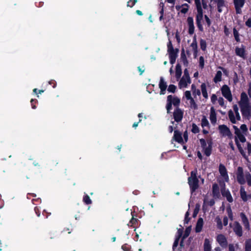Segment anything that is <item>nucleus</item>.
<instances>
[{
  "mask_svg": "<svg viewBox=\"0 0 251 251\" xmlns=\"http://www.w3.org/2000/svg\"><path fill=\"white\" fill-rule=\"evenodd\" d=\"M240 111L244 118L250 119L251 117V103L245 92L241 94L240 99L238 102Z\"/></svg>",
  "mask_w": 251,
  "mask_h": 251,
  "instance_id": "f257e3e1",
  "label": "nucleus"
},
{
  "mask_svg": "<svg viewBox=\"0 0 251 251\" xmlns=\"http://www.w3.org/2000/svg\"><path fill=\"white\" fill-rule=\"evenodd\" d=\"M197 170L191 172V176L188 178V184L192 193L195 191L199 187V180L197 176Z\"/></svg>",
  "mask_w": 251,
  "mask_h": 251,
  "instance_id": "f03ea898",
  "label": "nucleus"
},
{
  "mask_svg": "<svg viewBox=\"0 0 251 251\" xmlns=\"http://www.w3.org/2000/svg\"><path fill=\"white\" fill-rule=\"evenodd\" d=\"M180 102V100L178 97L175 96L169 95L167 97L166 104V109L167 110V112H170V111L172 109V105H173L175 107H176L177 108L179 106Z\"/></svg>",
  "mask_w": 251,
  "mask_h": 251,
  "instance_id": "7ed1b4c3",
  "label": "nucleus"
},
{
  "mask_svg": "<svg viewBox=\"0 0 251 251\" xmlns=\"http://www.w3.org/2000/svg\"><path fill=\"white\" fill-rule=\"evenodd\" d=\"M233 110H230L228 112V118L232 124H236L237 122L241 119V117L239 113V108L237 105L233 106Z\"/></svg>",
  "mask_w": 251,
  "mask_h": 251,
  "instance_id": "20e7f679",
  "label": "nucleus"
},
{
  "mask_svg": "<svg viewBox=\"0 0 251 251\" xmlns=\"http://www.w3.org/2000/svg\"><path fill=\"white\" fill-rule=\"evenodd\" d=\"M191 83V79L189 75L188 71L187 69L184 71L183 76L180 79L178 83V87L180 89L185 88Z\"/></svg>",
  "mask_w": 251,
  "mask_h": 251,
  "instance_id": "39448f33",
  "label": "nucleus"
},
{
  "mask_svg": "<svg viewBox=\"0 0 251 251\" xmlns=\"http://www.w3.org/2000/svg\"><path fill=\"white\" fill-rule=\"evenodd\" d=\"M201 144L203 148V151L204 153L207 156H209L211 153L212 150V141L208 140L207 142L204 139H200Z\"/></svg>",
  "mask_w": 251,
  "mask_h": 251,
  "instance_id": "423d86ee",
  "label": "nucleus"
},
{
  "mask_svg": "<svg viewBox=\"0 0 251 251\" xmlns=\"http://www.w3.org/2000/svg\"><path fill=\"white\" fill-rule=\"evenodd\" d=\"M184 96L187 100L186 103L189 104L190 107L193 110L198 109V105L194 98L192 97L191 92L189 91H186L184 93Z\"/></svg>",
  "mask_w": 251,
  "mask_h": 251,
  "instance_id": "0eeeda50",
  "label": "nucleus"
},
{
  "mask_svg": "<svg viewBox=\"0 0 251 251\" xmlns=\"http://www.w3.org/2000/svg\"><path fill=\"white\" fill-rule=\"evenodd\" d=\"M221 92L224 97L228 101H232V96L229 87L227 85H224L221 88Z\"/></svg>",
  "mask_w": 251,
  "mask_h": 251,
  "instance_id": "6e6552de",
  "label": "nucleus"
},
{
  "mask_svg": "<svg viewBox=\"0 0 251 251\" xmlns=\"http://www.w3.org/2000/svg\"><path fill=\"white\" fill-rule=\"evenodd\" d=\"M211 2L214 1L217 3L218 10L219 12L222 11V8L225 6L224 0H210ZM202 6L203 8L206 9L207 7V0H202Z\"/></svg>",
  "mask_w": 251,
  "mask_h": 251,
  "instance_id": "1a4fd4ad",
  "label": "nucleus"
},
{
  "mask_svg": "<svg viewBox=\"0 0 251 251\" xmlns=\"http://www.w3.org/2000/svg\"><path fill=\"white\" fill-rule=\"evenodd\" d=\"M233 127L235 130V140L237 139L238 140V142L239 141L241 143H244L246 142V139L244 136V134L241 132L240 130L235 126H233Z\"/></svg>",
  "mask_w": 251,
  "mask_h": 251,
  "instance_id": "9d476101",
  "label": "nucleus"
},
{
  "mask_svg": "<svg viewBox=\"0 0 251 251\" xmlns=\"http://www.w3.org/2000/svg\"><path fill=\"white\" fill-rule=\"evenodd\" d=\"M244 176L243 170L242 167H239L237 169V179L241 184H244L246 182V178Z\"/></svg>",
  "mask_w": 251,
  "mask_h": 251,
  "instance_id": "9b49d317",
  "label": "nucleus"
},
{
  "mask_svg": "<svg viewBox=\"0 0 251 251\" xmlns=\"http://www.w3.org/2000/svg\"><path fill=\"white\" fill-rule=\"evenodd\" d=\"M219 171L222 178L226 182L229 180L228 176L227 175L226 169L225 166L220 164L219 167Z\"/></svg>",
  "mask_w": 251,
  "mask_h": 251,
  "instance_id": "f8f14e48",
  "label": "nucleus"
},
{
  "mask_svg": "<svg viewBox=\"0 0 251 251\" xmlns=\"http://www.w3.org/2000/svg\"><path fill=\"white\" fill-rule=\"evenodd\" d=\"M216 241L219 245L224 248L227 246V241L226 237L223 234H219L216 237Z\"/></svg>",
  "mask_w": 251,
  "mask_h": 251,
  "instance_id": "ddd939ff",
  "label": "nucleus"
},
{
  "mask_svg": "<svg viewBox=\"0 0 251 251\" xmlns=\"http://www.w3.org/2000/svg\"><path fill=\"white\" fill-rule=\"evenodd\" d=\"M169 55L170 62L172 64L175 63L178 52L177 50H172L168 51Z\"/></svg>",
  "mask_w": 251,
  "mask_h": 251,
  "instance_id": "4468645a",
  "label": "nucleus"
},
{
  "mask_svg": "<svg viewBox=\"0 0 251 251\" xmlns=\"http://www.w3.org/2000/svg\"><path fill=\"white\" fill-rule=\"evenodd\" d=\"M219 129L221 134L224 136L230 137L231 133L229 129L225 125H221L219 126Z\"/></svg>",
  "mask_w": 251,
  "mask_h": 251,
  "instance_id": "2eb2a0df",
  "label": "nucleus"
},
{
  "mask_svg": "<svg viewBox=\"0 0 251 251\" xmlns=\"http://www.w3.org/2000/svg\"><path fill=\"white\" fill-rule=\"evenodd\" d=\"M234 231L239 236L242 235V228L237 222H234L231 226Z\"/></svg>",
  "mask_w": 251,
  "mask_h": 251,
  "instance_id": "dca6fc26",
  "label": "nucleus"
},
{
  "mask_svg": "<svg viewBox=\"0 0 251 251\" xmlns=\"http://www.w3.org/2000/svg\"><path fill=\"white\" fill-rule=\"evenodd\" d=\"M173 140L176 141L178 143L183 144L184 143V140L182 137L181 134L180 132L177 130H175L174 135L173 136V140L172 141V143H173Z\"/></svg>",
  "mask_w": 251,
  "mask_h": 251,
  "instance_id": "f3484780",
  "label": "nucleus"
},
{
  "mask_svg": "<svg viewBox=\"0 0 251 251\" xmlns=\"http://www.w3.org/2000/svg\"><path fill=\"white\" fill-rule=\"evenodd\" d=\"M244 3L245 0H234V4L237 13H241V9L244 6Z\"/></svg>",
  "mask_w": 251,
  "mask_h": 251,
  "instance_id": "a211bd4d",
  "label": "nucleus"
},
{
  "mask_svg": "<svg viewBox=\"0 0 251 251\" xmlns=\"http://www.w3.org/2000/svg\"><path fill=\"white\" fill-rule=\"evenodd\" d=\"M167 83L164 80L163 77H161L160 79L159 83V87L160 89V95H164L165 93L166 90L167 88Z\"/></svg>",
  "mask_w": 251,
  "mask_h": 251,
  "instance_id": "6ab92c4d",
  "label": "nucleus"
},
{
  "mask_svg": "<svg viewBox=\"0 0 251 251\" xmlns=\"http://www.w3.org/2000/svg\"><path fill=\"white\" fill-rule=\"evenodd\" d=\"M221 193L223 197H226L227 201L231 202L233 201V198L229 191L226 188H223L221 190Z\"/></svg>",
  "mask_w": 251,
  "mask_h": 251,
  "instance_id": "aec40b11",
  "label": "nucleus"
},
{
  "mask_svg": "<svg viewBox=\"0 0 251 251\" xmlns=\"http://www.w3.org/2000/svg\"><path fill=\"white\" fill-rule=\"evenodd\" d=\"M182 116V111L180 109L176 108L174 112V117L175 121L176 122H179L181 120Z\"/></svg>",
  "mask_w": 251,
  "mask_h": 251,
  "instance_id": "412c9836",
  "label": "nucleus"
},
{
  "mask_svg": "<svg viewBox=\"0 0 251 251\" xmlns=\"http://www.w3.org/2000/svg\"><path fill=\"white\" fill-rule=\"evenodd\" d=\"M235 53L240 57L245 58L246 56L245 48L243 46L236 47L235 49Z\"/></svg>",
  "mask_w": 251,
  "mask_h": 251,
  "instance_id": "4be33fe9",
  "label": "nucleus"
},
{
  "mask_svg": "<svg viewBox=\"0 0 251 251\" xmlns=\"http://www.w3.org/2000/svg\"><path fill=\"white\" fill-rule=\"evenodd\" d=\"M187 23L189 26V33L193 34L194 32V25L193 22V19L192 17H188L187 18Z\"/></svg>",
  "mask_w": 251,
  "mask_h": 251,
  "instance_id": "5701e85b",
  "label": "nucleus"
},
{
  "mask_svg": "<svg viewBox=\"0 0 251 251\" xmlns=\"http://www.w3.org/2000/svg\"><path fill=\"white\" fill-rule=\"evenodd\" d=\"M241 198L243 200V201H247L249 198H251V196L250 195H248L245 191V189L243 186H241L240 190Z\"/></svg>",
  "mask_w": 251,
  "mask_h": 251,
  "instance_id": "b1692460",
  "label": "nucleus"
},
{
  "mask_svg": "<svg viewBox=\"0 0 251 251\" xmlns=\"http://www.w3.org/2000/svg\"><path fill=\"white\" fill-rule=\"evenodd\" d=\"M210 120L212 124H215L217 121L216 114L213 107L210 109Z\"/></svg>",
  "mask_w": 251,
  "mask_h": 251,
  "instance_id": "393cba45",
  "label": "nucleus"
},
{
  "mask_svg": "<svg viewBox=\"0 0 251 251\" xmlns=\"http://www.w3.org/2000/svg\"><path fill=\"white\" fill-rule=\"evenodd\" d=\"M203 225V220L202 218H199L197 225L195 228V230L196 232H200L201 231Z\"/></svg>",
  "mask_w": 251,
  "mask_h": 251,
  "instance_id": "a878e982",
  "label": "nucleus"
},
{
  "mask_svg": "<svg viewBox=\"0 0 251 251\" xmlns=\"http://www.w3.org/2000/svg\"><path fill=\"white\" fill-rule=\"evenodd\" d=\"M213 196L215 198H218L220 196L219 188L217 184H214L212 186Z\"/></svg>",
  "mask_w": 251,
  "mask_h": 251,
  "instance_id": "bb28decb",
  "label": "nucleus"
},
{
  "mask_svg": "<svg viewBox=\"0 0 251 251\" xmlns=\"http://www.w3.org/2000/svg\"><path fill=\"white\" fill-rule=\"evenodd\" d=\"M240 216H241V219H242V221L243 222V224L245 227L246 229H249V228H250V225H249V222H248V219H247V217L243 213H241Z\"/></svg>",
  "mask_w": 251,
  "mask_h": 251,
  "instance_id": "cd10ccee",
  "label": "nucleus"
},
{
  "mask_svg": "<svg viewBox=\"0 0 251 251\" xmlns=\"http://www.w3.org/2000/svg\"><path fill=\"white\" fill-rule=\"evenodd\" d=\"M203 18V12L201 9H197V15L196 17V20L197 25H200V23L201 22Z\"/></svg>",
  "mask_w": 251,
  "mask_h": 251,
  "instance_id": "c85d7f7f",
  "label": "nucleus"
},
{
  "mask_svg": "<svg viewBox=\"0 0 251 251\" xmlns=\"http://www.w3.org/2000/svg\"><path fill=\"white\" fill-rule=\"evenodd\" d=\"M182 74V71H181V66L179 64H177L176 65V72H175V76L177 79V80H178V79L180 78L181 75Z\"/></svg>",
  "mask_w": 251,
  "mask_h": 251,
  "instance_id": "c756f323",
  "label": "nucleus"
},
{
  "mask_svg": "<svg viewBox=\"0 0 251 251\" xmlns=\"http://www.w3.org/2000/svg\"><path fill=\"white\" fill-rule=\"evenodd\" d=\"M204 251H211V241L208 239H205L204 243Z\"/></svg>",
  "mask_w": 251,
  "mask_h": 251,
  "instance_id": "7c9ffc66",
  "label": "nucleus"
},
{
  "mask_svg": "<svg viewBox=\"0 0 251 251\" xmlns=\"http://www.w3.org/2000/svg\"><path fill=\"white\" fill-rule=\"evenodd\" d=\"M222 72L221 71H217L214 77L213 81L215 83H218L222 80Z\"/></svg>",
  "mask_w": 251,
  "mask_h": 251,
  "instance_id": "2f4dec72",
  "label": "nucleus"
},
{
  "mask_svg": "<svg viewBox=\"0 0 251 251\" xmlns=\"http://www.w3.org/2000/svg\"><path fill=\"white\" fill-rule=\"evenodd\" d=\"M201 93H202L203 97L205 99H207L208 96V94L207 92L205 84L204 83L202 84L201 85Z\"/></svg>",
  "mask_w": 251,
  "mask_h": 251,
  "instance_id": "473e14b6",
  "label": "nucleus"
},
{
  "mask_svg": "<svg viewBox=\"0 0 251 251\" xmlns=\"http://www.w3.org/2000/svg\"><path fill=\"white\" fill-rule=\"evenodd\" d=\"M191 47L194 51L195 55H196L197 53V43L195 39H194L192 43L191 44Z\"/></svg>",
  "mask_w": 251,
  "mask_h": 251,
  "instance_id": "72a5a7b5",
  "label": "nucleus"
},
{
  "mask_svg": "<svg viewBox=\"0 0 251 251\" xmlns=\"http://www.w3.org/2000/svg\"><path fill=\"white\" fill-rule=\"evenodd\" d=\"M245 251H251V239H249L245 242Z\"/></svg>",
  "mask_w": 251,
  "mask_h": 251,
  "instance_id": "f704fd0d",
  "label": "nucleus"
},
{
  "mask_svg": "<svg viewBox=\"0 0 251 251\" xmlns=\"http://www.w3.org/2000/svg\"><path fill=\"white\" fill-rule=\"evenodd\" d=\"M201 125L202 127L209 126V122L205 116H203L201 119Z\"/></svg>",
  "mask_w": 251,
  "mask_h": 251,
  "instance_id": "c9c22d12",
  "label": "nucleus"
},
{
  "mask_svg": "<svg viewBox=\"0 0 251 251\" xmlns=\"http://www.w3.org/2000/svg\"><path fill=\"white\" fill-rule=\"evenodd\" d=\"M83 201L84 203H85L86 204H89L92 203V201L89 196L87 194H85L83 198Z\"/></svg>",
  "mask_w": 251,
  "mask_h": 251,
  "instance_id": "e433bc0d",
  "label": "nucleus"
},
{
  "mask_svg": "<svg viewBox=\"0 0 251 251\" xmlns=\"http://www.w3.org/2000/svg\"><path fill=\"white\" fill-rule=\"evenodd\" d=\"M245 178L248 184L251 186V175L249 173H246Z\"/></svg>",
  "mask_w": 251,
  "mask_h": 251,
  "instance_id": "4c0bfd02",
  "label": "nucleus"
},
{
  "mask_svg": "<svg viewBox=\"0 0 251 251\" xmlns=\"http://www.w3.org/2000/svg\"><path fill=\"white\" fill-rule=\"evenodd\" d=\"M236 144L237 146V147H238L240 153L243 155V156L245 158H246V155L244 151V150H243V148H242L241 146L239 144V143H238V140L237 139H236Z\"/></svg>",
  "mask_w": 251,
  "mask_h": 251,
  "instance_id": "58836bf2",
  "label": "nucleus"
},
{
  "mask_svg": "<svg viewBox=\"0 0 251 251\" xmlns=\"http://www.w3.org/2000/svg\"><path fill=\"white\" fill-rule=\"evenodd\" d=\"M236 144L237 146V147H238L240 153L243 155V156L245 158H246V155L244 151V150H243V148H242L241 146L239 144V143H238V140L237 139H236Z\"/></svg>",
  "mask_w": 251,
  "mask_h": 251,
  "instance_id": "ea45409f",
  "label": "nucleus"
},
{
  "mask_svg": "<svg viewBox=\"0 0 251 251\" xmlns=\"http://www.w3.org/2000/svg\"><path fill=\"white\" fill-rule=\"evenodd\" d=\"M188 8L189 5L185 3L182 5V8L180 9V12L182 13L185 14L188 11Z\"/></svg>",
  "mask_w": 251,
  "mask_h": 251,
  "instance_id": "a19ab883",
  "label": "nucleus"
},
{
  "mask_svg": "<svg viewBox=\"0 0 251 251\" xmlns=\"http://www.w3.org/2000/svg\"><path fill=\"white\" fill-rule=\"evenodd\" d=\"M229 251H236L238 248V244H229L228 246Z\"/></svg>",
  "mask_w": 251,
  "mask_h": 251,
  "instance_id": "79ce46f5",
  "label": "nucleus"
},
{
  "mask_svg": "<svg viewBox=\"0 0 251 251\" xmlns=\"http://www.w3.org/2000/svg\"><path fill=\"white\" fill-rule=\"evenodd\" d=\"M191 131L194 133H198L200 131L199 128L196 124H193Z\"/></svg>",
  "mask_w": 251,
  "mask_h": 251,
  "instance_id": "37998d69",
  "label": "nucleus"
},
{
  "mask_svg": "<svg viewBox=\"0 0 251 251\" xmlns=\"http://www.w3.org/2000/svg\"><path fill=\"white\" fill-rule=\"evenodd\" d=\"M191 228L190 226L187 227L185 229L184 234L183 236V238L185 239L187 237L190 233Z\"/></svg>",
  "mask_w": 251,
  "mask_h": 251,
  "instance_id": "c03bdc74",
  "label": "nucleus"
},
{
  "mask_svg": "<svg viewBox=\"0 0 251 251\" xmlns=\"http://www.w3.org/2000/svg\"><path fill=\"white\" fill-rule=\"evenodd\" d=\"M200 45L201 48L202 50H205L206 48V42L204 40L201 39L200 41Z\"/></svg>",
  "mask_w": 251,
  "mask_h": 251,
  "instance_id": "a18cd8bd",
  "label": "nucleus"
},
{
  "mask_svg": "<svg viewBox=\"0 0 251 251\" xmlns=\"http://www.w3.org/2000/svg\"><path fill=\"white\" fill-rule=\"evenodd\" d=\"M217 100L220 105L222 107H226L224 99L222 97H219Z\"/></svg>",
  "mask_w": 251,
  "mask_h": 251,
  "instance_id": "49530a36",
  "label": "nucleus"
},
{
  "mask_svg": "<svg viewBox=\"0 0 251 251\" xmlns=\"http://www.w3.org/2000/svg\"><path fill=\"white\" fill-rule=\"evenodd\" d=\"M215 202L213 200H211L210 201H208L206 198L204 200V204H207L210 206L213 205L214 204Z\"/></svg>",
  "mask_w": 251,
  "mask_h": 251,
  "instance_id": "de8ad7c7",
  "label": "nucleus"
},
{
  "mask_svg": "<svg viewBox=\"0 0 251 251\" xmlns=\"http://www.w3.org/2000/svg\"><path fill=\"white\" fill-rule=\"evenodd\" d=\"M176 90V86L174 85H170L168 88V91L169 92L174 93Z\"/></svg>",
  "mask_w": 251,
  "mask_h": 251,
  "instance_id": "09e8293b",
  "label": "nucleus"
},
{
  "mask_svg": "<svg viewBox=\"0 0 251 251\" xmlns=\"http://www.w3.org/2000/svg\"><path fill=\"white\" fill-rule=\"evenodd\" d=\"M137 2V0H129L127 3V6L132 7Z\"/></svg>",
  "mask_w": 251,
  "mask_h": 251,
  "instance_id": "8fccbe9b",
  "label": "nucleus"
},
{
  "mask_svg": "<svg viewBox=\"0 0 251 251\" xmlns=\"http://www.w3.org/2000/svg\"><path fill=\"white\" fill-rule=\"evenodd\" d=\"M199 65L201 68H203L204 65V60L202 56H201L199 59Z\"/></svg>",
  "mask_w": 251,
  "mask_h": 251,
  "instance_id": "3c124183",
  "label": "nucleus"
},
{
  "mask_svg": "<svg viewBox=\"0 0 251 251\" xmlns=\"http://www.w3.org/2000/svg\"><path fill=\"white\" fill-rule=\"evenodd\" d=\"M240 129L242 130V133L245 134L247 131V127L246 125L243 124L240 126Z\"/></svg>",
  "mask_w": 251,
  "mask_h": 251,
  "instance_id": "603ef678",
  "label": "nucleus"
},
{
  "mask_svg": "<svg viewBox=\"0 0 251 251\" xmlns=\"http://www.w3.org/2000/svg\"><path fill=\"white\" fill-rule=\"evenodd\" d=\"M192 93H193V96L194 97H196V96H200L201 92L199 89L195 88V90H193V92H192Z\"/></svg>",
  "mask_w": 251,
  "mask_h": 251,
  "instance_id": "864d4df0",
  "label": "nucleus"
},
{
  "mask_svg": "<svg viewBox=\"0 0 251 251\" xmlns=\"http://www.w3.org/2000/svg\"><path fill=\"white\" fill-rule=\"evenodd\" d=\"M195 4L197 9H201V3L200 0H194Z\"/></svg>",
  "mask_w": 251,
  "mask_h": 251,
  "instance_id": "5fc2aeb1",
  "label": "nucleus"
},
{
  "mask_svg": "<svg viewBox=\"0 0 251 251\" xmlns=\"http://www.w3.org/2000/svg\"><path fill=\"white\" fill-rule=\"evenodd\" d=\"M216 220L217 223L218 227L220 229H221L222 228V224L221 219L219 218H217Z\"/></svg>",
  "mask_w": 251,
  "mask_h": 251,
  "instance_id": "6e6d98bb",
  "label": "nucleus"
},
{
  "mask_svg": "<svg viewBox=\"0 0 251 251\" xmlns=\"http://www.w3.org/2000/svg\"><path fill=\"white\" fill-rule=\"evenodd\" d=\"M218 99L217 96L215 94H213L211 97V100L213 103H215Z\"/></svg>",
  "mask_w": 251,
  "mask_h": 251,
  "instance_id": "4d7b16f0",
  "label": "nucleus"
},
{
  "mask_svg": "<svg viewBox=\"0 0 251 251\" xmlns=\"http://www.w3.org/2000/svg\"><path fill=\"white\" fill-rule=\"evenodd\" d=\"M227 212L229 218L231 220H232L233 217H232V211H231V209L230 207L227 208Z\"/></svg>",
  "mask_w": 251,
  "mask_h": 251,
  "instance_id": "13d9d810",
  "label": "nucleus"
},
{
  "mask_svg": "<svg viewBox=\"0 0 251 251\" xmlns=\"http://www.w3.org/2000/svg\"><path fill=\"white\" fill-rule=\"evenodd\" d=\"M179 240V238H176V240L174 243L173 247V249L174 251L175 250V248L177 246V245L178 244Z\"/></svg>",
  "mask_w": 251,
  "mask_h": 251,
  "instance_id": "bf43d9fd",
  "label": "nucleus"
},
{
  "mask_svg": "<svg viewBox=\"0 0 251 251\" xmlns=\"http://www.w3.org/2000/svg\"><path fill=\"white\" fill-rule=\"evenodd\" d=\"M167 47H168V51L174 49L173 47V45L172 44V42L170 40H169V42H168V43L167 44Z\"/></svg>",
  "mask_w": 251,
  "mask_h": 251,
  "instance_id": "052dcab7",
  "label": "nucleus"
},
{
  "mask_svg": "<svg viewBox=\"0 0 251 251\" xmlns=\"http://www.w3.org/2000/svg\"><path fill=\"white\" fill-rule=\"evenodd\" d=\"M189 215V213L188 211H187L185 214V219H184L185 223L187 224L188 223L189 219H188V217Z\"/></svg>",
  "mask_w": 251,
  "mask_h": 251,
  "instance_id": "680f3d73",
  "label": "nucleus"
},
{
  "mask_svg": "<svg viewBox=\"0 0 251 251\" xmlns=\"http://www.w3.org/2000/svg\"><path fill=\"white\" fill-rule=\"evenodd\" d=\"M183 138L184 142H186L188 140V134L187 131L184 132L183 134Z\"/></svg>",
  "mask_w": 251,
  "mask_h": 251,
  "instance_id": "e2e57ef3",
  "label": "nucleus"
},
{
  "mask_svg": "<svg viewBox=\"0 0 251 251\" xmlns=\"http://www.w3.org/2000/svg\"><path fill=\"white\" fill-rule=\"evenodd\" d=\"M182 230L181 229H178L177 232V236L176 238H180V237H181V236L182 235Z\"/></svg>",
  "mask_w": 251,
  "mask_h": 251,
  "instance_id": "0e129e2a",
  "label": "nucleus"
},
{
  "mask_svg": "<svg viewBox=\"0 0 251 251\" xmlns=\"http://www.w3.org/2000/svg\"><path fill=\"white\" fill-rule=\"evenodd\" d=\"M246 25L249 27H251V18L249 19L246 22Z\"/></svg>",
  "mask_w": 251,
  "mask_h": 251,
  "instance_id": "69168bd1",
  "label": "nucleus"
},
{
  "mask_svg": "<svg viewBox=\"0 0 251 251\" xmlns=\"http://www.w3.org/2000/svg\"><path fill=\"white\" fill-rule=\"evenodd\" d=\"M248 94L251 98V82L249 84Z\"/></svg>",
  "mask_w": 251,
  "mask_h": 251,
  "instance_id": "338daca9",
  "label": "nucleus"
},
{
  "mask_svg": "<svg viewBox=\"0 0 251 251\" xmlns=\"http://www.w3.org/2000/svg\"><path fill=\"white\" fill-rule=\"evenodd\" d=\"M247 150L249 153H251V144L248 143Z\"/></svg>",
  "mask_w": 251,
  "mask_h": 251,
  "instance_id": "774afa93",
  "label": "nucleus"
}]
</instances>
